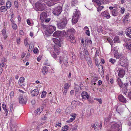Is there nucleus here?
I'll return each mask as SVG.
<instances>
[{
    "label": "nucleus",
    "instance_id": "f257e3e1",
    "mask_svg": "<svg viewBox=\"0 0 131 131\" xmlns=\"http://www.w3.org/2000/svg\"><path fill=\"white\" fill-rule=\"evenodd\" d=\"M75 32V30L73 29H69L66 32V38L67 40L70 41L72 43H74L76 42L74 35Z\"/></svg>",
    "mask_w": 131,
    "mask_h": 131
},
{
    "label": "nucleus",
    "instance_id": "f03ea898",
    "mask_svg": "<svg viewBox=\"0 0 131 131\" xmlns=\"http://www.w3.org/2000/svg\"><path fill=\"white\" fill-rule=\"evenodd\" d=\"M46 6L41 1L37 2L35 4V7L37 10L41 11L45 8Z\"/></svg>",
    "mask_w": 131,
    "mask_h": 131
},
{
    "label": "nucleus",
    "instance_id": "7ed1b4c3",
    "mask_svg": "<svg viewBox=\"0 0 131 131\" xmlns=\"http://www.w3.org/2000/svg\"><path fill=\"white\" fill-rule=\"evenodd\" d=\"M56 29V27L50 25L48 27L46 30L45 31V34L47 36H50Z\"/></svg>",
    "mask_w": 131,
    "mask_h": 131
},
{
    "label": "nucleus",
    "instance_id": "20e7f679",
    "mask_svg": "<svg viewBox=\"0 0 131 131\" xmlns=\"http://www.w3.org/2000/svg\"><path fill=\"white\" fill-rule=\"evenodd\" d=\"M59 62L62 65L63 64L66 67L68 65V58L67 57H60L59 58Z\"/></svg>",
    "mask_w": 131,
    "mask_h": 131
},
{
    "label": "nucleus",
    "instance_id": "39448f33",
    "mask_svg": "<svg viewBox=\"0 0 131 131\" xmlns=\"http://www.w3.org/2000/svg\"><path fill=\"white\" fill-rule=\"evenodd\" d=\"M62 8L60 6L56 7L52 10V13L55 15L58 16L60 15L62 11Z\"/></svg>",
    "mask_w": 131,
    "mask_h": 131
},
{
    "label": "nucleus",
    "instance_id": "423d86ee",
    "mask_svg": "<svg viewBox=\"0 0 131 131\" xmlns=\"http://www.w3.org/2000/svg\"><path fill=\"white\" fill-rule=\"evenodd\" d=\"M75 13L72 17V21L73 24H75L77 22L78 18L80 14V12L77 11V9H75Z\"/></svg>",
    "mask_w": 131,
    "mask_h": 131
},
{
    "label": "nucleus",
    "instance_id": "0eeeda50",
    "mask_svg": "<svg viewBox=\"0 0 131 131\" xmlns=\"http://www.w3.org/2000/svg\"><path fill=\"white\" fill-rule=\"evenodd\" d=\"M67 23V20L66 19H63L58 23L57 24L58 28L61 29H62L65 27Z\"/></svg>",
    "mask_w": 131,
    "mask_h": 131
},
{
    "label": "nucleus",
    "instance_id": "6e6552de",
    "mask_svg": "<svg viewBox=\"0 0 131 131\" xmlns=\"http://www.w3.org/2000/svg\"><path fill=\"white\" fill-rule=\"evenodd\" d=\"M118 77L122 78L123 77L125 73V71L123 68H119L117 71Z\"/></svg>",
    "mask_w": 131,
    "mask_h": 131
},
{
    "label": "nucleus",
    "instance_id": "1a4fd4ad",
    "mask_svg": "<svg viewBox=\"0 0 131 131\" xmlns=\"http://www.w3.org/2000/svg\"><path fill=\"white\" fill-rule=\"evenodd\" d=\"M92 127H93L96 130L101 129L102 127V123H99L98 122H96Z\"/></svg>",
    "mask_w": 131,
    "mask_h": 131
},
{
    "label": "nucleus",
    "instance_id": "9d476101",
    "mask_svg": "<svg viewBox=\"0 0 131 131\" xmlns=\"http://www.w3.org/2000/svg\"><path fill=\"white\" fill-rule=\"evenodd\" d=\"M19 103L23 105L26 104L27 102V101L24 100L23 96L22 94H21L19 96Z\"/></svg>",
    "mask_w": 131,
    "mask_h": 131
},
{
    "label": "nucleus",
    "instance_id": "9b49d317",
    "mask_svg": "<svg viewBox=\"0 0 131 131\" xmlns=\"http://www.w3.org/2000/svg\"><path fill=\"white\" fill-rule=\"evenodd\" d=\"M118 98L120 102L124 103H126V100L122 94L119 95L118 96Z\"/></svg>",
    "mask_w": 131,
    "mask_h": 131
},
{
    "label": "nucleus",
    "instance_id": "f8f14e48",
    "mask_svg": "<svg viewBox=\"0 0 131 131\" xmlns=\"http://www.w3.org/2000/svg\"><path fill=\"white\" fill-rule=\"evenodd\" d=\"M110 13L112 14V15L114 17L117 16L119 14L118 9L117 8L111 10L110 11Z\"/></svg>",
    "mask_w": 131,
    "mask_h": 131
},
{
    "label": "nucleus",
    "instance_id": "ddd939ff",
    "mask_svg": "<svg viewBox=\"0 0 131 131\" xmlns=\"http://www.w3.org/2000/svg\"><path fill=\"white\" fill-rule=\"evenodd\" d=\"M87 64L89 67L92 68L93 67V64L91 58L90 57H87L85 58Z\"/></svg>",
    "mask_w": 131,
    "mask_h": 131
},
{
    "label": "nucleus",
    "instance_id": "4468645a",
    "mask_svg": "<svg viewBox=\"0 0 131 131\" xmlns=\"http://www.w3.org/2000/svg\"><path fill=\"white\" fill-rule=\"evenodd\" d=\"M81 95L83 99H88L89 97L88 93L85 91H83L82 92Z\"/></svg>",
    "mask_w": 131,
    "mask_h": 131
},
{
    "label": "nucleus",
    "instance_id": "2eb2a0df",
    "mask_svg": "<svg viewBox=\"0 0 131 131\" xmlns=\"http://www.w3.org/2000/svg\"><path fill=\"white\" fill-rule=\"evenodd\" d=\"M125 32L128 37L131 38V27L127 28L125 30Z\"/></svg>",
    "mask_w": 131,
    "mask_h": 131
},
{
    "label": "nucleus",
    "instance_id": "dca6fc26",
    "mask_svg": "<svg viewBox=\"0 0 131 131\" xmlns=\"http://www.w3.org/2000/svg\"><path fill=\"white\" fill-rule=\"evenodd\" d=\"M2 35L3 36V38L4 40H6L8 38V34L6 32V30L5 29H3L2 31Z\"/></svg>",
    "mask_w": 131,
    "mask_h": 131
},
{
    "label": "nucleus",
    "instance_id": "f3484780",
    "mask_svg": "<svg viewBox=\"0 0 131 131\" xmlns=\"http://www.w3.org/2000/svg\"><path fill=\"white\" fill-rule=\"evenodd\" d=\"M49 67H47L44 66L42 67L41 69L42 73L44 75L47 74L48 71Z\"/></svg>",
    "mask_w": 131,
    "mask_h": 131
},
{
    "label": "nucleus",
    "instance_id": "a211bd4d",
    "mask_svg": "<svg viewBox=\"0 0 131 131\" xmlns=\"http://www.w3.org/2000/svg\"><path fill=\"white\" fill-rule=\"evenodd\" d=\"M40 19L41 21H44L47 16L46 13L44 12L42 13L40 15Z\"/></svg>",
    "mask_w": 131,
    "mask_h": 131
},
{
    "label": "nucleus",
    "instance_id": "6ab92c4d",
    "mask_svg": "<svg viewBox=\"0 0 131 131\" xmlns=\"http://www.w3.org/2000/svg\"><path fill=\"white\" fill-rule=\"evenodd\" d=\"M25 80V78L23 77H20L18 83L19 85L20 86H24V85L23 84V83L24 82Z\"/></svg>",
    "mask_w": 131,
    "mask_h": 131
},
{
    "label": "nucleus",
    "instance_id": "aec40b11",
    "mask_svg": "<svg viewBox=\"0 0 131 131\" xmlns=\"http://www.w3.org/2000/svg\"><path fill=\"white\" fill-rule=\"evenodd\" d=\"M101 15L105 17L106 19H109L111 17L109 13L106 11H105L101 13Z\"/></svg>",
    "mask_w": 131,
    "mask_h": 131
},
{
    "label": "nucleus",
    "instance_id": "412c9836",
    "mask_svg": "<svg viewBox=\"0 0 131 131\" xmlns=\"http://www.w3.org/2000/svg\"><path fill=\"white\" fill-rule=\"evenodd\" d=\"M39 93L38 90L37 89H35L31 91V94L32 96H34L37 95Z\"/></svg>",
    "mask_w": 131,
    "mask_h": 131
},
{
    "label": "nucleus",
    "instance_id": "4be33fe9",
    "mask_svg": "<svg viewBox=\"0 0 131 131\" xmlns=\"http://www.w3.org/2000/svg\"><path fill=\"white\" fill-rule=\"evenodd\" d=\"M125 47L127 49L131 52V42H127L126 44Z\"/></svg>",
    "mask_w": 131,
    "mask_h": 131
},
{
    "label": "nucleus",
    "instance_id": "5701e85b",
    "mask_svg": "<svg viewBox=\"0 0 131 131\" xmlns=\"http://www.w3.org/2000/svg\"><path fill=\"white\" fill-rule=\"evenodd\" d=\"M77 102L75 101H73L71 103V107L73 109L75 108L77 106Z\"/></svg>",
    "mask_w": 131,
    "mask_h": 131
},
{
    "label": "nucleus",
    "instance_id": "b1692460",
    "mask_svg": "<svg viewBox=\"0 0 131 131\" xmlns=\"http://www.w3.org/2000/svg\"><path fill=\"white\" fill-rule=\"evenodd\" d=\"M119 77L117 78V82L119 86L121 88H122L123 86V83Z\"/></svg>",
    "mask_w": 131,
    "mask_h": 131
},
{
    "label": "nucleus",
    "instance_id": "393cba45",
    "mask_svg": "<svg viewBox=\"0 0 131 131\" xmlns=\"http://www.w3.org/2000/svg\"><path fill=\"white\" fill-rule=\"evenodd\" d=\"M119 124L118 123H115L112 124L111 127L112 131H114Z\"/></svg>",
    "mask_w": 131,
    "mask_h": 131
},
{
    "label": "nucleus",
    "instance_id": "a878e982",
    "mask_svg": "<svg viewBox=\"0 0 131 131\" xmlns=\"http://www.w3.org/2000/svg\"><path fill=\"white\" fill-rule=\"evenodd\" d=\"M61 47V44H58V46H55L54 47V50L56 52L57 54H59V47Z\"/></svg>",
    "mask_w": 131,
    "mask_h": 131
},
{
    "label": "nucleus",
    "instance_id": "bb28decb",
    "mask_svg": "<svg viewBox=\"0 0 131 131\" xmlns=\"http://www.w3.org/2000/svg\"><path fill=\"white\" fill-rule=\"evenodd\" d=\"M43 108H39L37 109L35 111V113L36 114H39L40 113L42 112L43 111Z\"/></svg>",
    "mask_w": 131,
    "mask_h": 131
},
{
    "label": "nucleus",
    "instance_id": "cd10ccee",
    "mask_svg": "<svg viewBox=\"0 0 131 131\" xmlns=\"http://www.w3.org/2000/svg\"><path fill=\"white\" fill-rule=\"evenodd\" d=\"M8 9L5 6H2L0 8V10L2 12H6Z\"/></svg>",
    "mask_w": 131,
    "mask_h": 131
},
{
    "label": "nucleus",
    "instance_id": "c85d7f7f",
    "mask_svg": "<svg viewBox=\"0 0 131 131\" xmlns=\"http://www.w3.org/2000/svg\"><path fill=\"white\" fill-rule=\"evenodd\" d=\"M78 0H72L71 3V6H75V5L78 4Z\"/></svg>",
    "mask_w": 131,
    "mask_h": 131
},
{
    "label": "nucleus",
    "instance_id": "c756f323",
    "mask_svg": "<svg viewBox=\"0 0 131 131\" xmlns=\"http://www.w3.org/2000/svg\"><path fill=\"white\" fill-rule=\"evenodd\" d=\"M61 31H55L53 35V36L56 37H58L59 36Z\"/></svg>",
    "mask_w": 131,
    "mask_h": 131
},
{
    "label": "nucleus",
    "instance_id": "7c9ffc66",
    "mask_svg": "<svg viewBox=\"0 0 131 131\" xmlns=\"http://www.w3.org/2000/svg\"><path fill=\"white\" fill-rule=\"evenodd\" d=\"M52 40L53 42L56 44V45L55 46H58V44H60L59 43V41L58 39L53 38Z\"/></svg>",
    "mask_w": 131,
    "mask_h": 131
},
{
    "label": "nucleus",
    "instance_id": "2f4dec72",
    "mask_svg": "<svg viewBox=\"0 0 131 131\" xmlns=\"http://www.w3.org/2000/svg\"><path fill=\"white\" fill-rule=\"evenodd\" d=\"M129 14V13H127L125 16L124 17L123 20L124 22H125V21H128V18Z\"/></svg>",
    "mask_w": 131,
    "mask_h": 131
},
{
    "label": "nucleus",
    "instance_id": "473e14b6",
    "mask_svg": "<svg viewBox=\"0 0 131 131\" xmlns=\"http://www.w3.org/2000/svg\"><path fill=\"white\" fill-rule=\"evenodd\" d=\"M45 123V122H44L42 123H41L39 124L37 126V128L38 129L40 128H42L43 127V125Z\"/></svg>",
    "mask_w": 131,
    "mask_h": 131
},
{
    "label": "nucleus",
    "instance_id": "72a5a7b5",
    "mask_svg": "<svg viewBox=\"0 0 131 131\" xmlns=\"http://www.w3.org/2000/svg\"><path fill=\"white\" fill-rule=\"evenodd\" d=\"M11 6V4L9 0L7 1L6 3V7L8 8H9Z\"/></svg>",
    "mask_w": 131,
    "mask_h": 131
},
{
    "label": "nucleus",
    "instance_id": "f704fd0d",
    "mask_svg": "<svg viewBox=\"0 0 131 131\" xmlns=\"http://www.w3.org/2000/svg\"><path fill=\"white\" fill-rule=\"evenodd\" d=\"M45 2L46 3L47 5L48 6H52L53 5H54L55 4H56V3H52V2L51 3L50 1H47L46 2V1H45Z\"/></svg>",
    "mask_w": 131,
    "mask_h": 131
},
{
    "label": "nucleus",
    "instance_id": "c9c22d12",
    "mask_svg": "<svg viewBox=\"0 0 131 131\" xmlns=\"http://www.w3.org/2000/svg\"><path fill=\"white\" fill-rule=\"evenodd\" d=\"M122 55L121 53H117L114 54V57L116 59H119L121 57Z\"/></svg>",
    "mask_w": 131,
    "mask_h": 131
},
{
    "label": "nucleus",
    "instance_id": "e433bc0d",
    "mask_svg": "<svg viewBox=\"0 0 131 131\" xmlns=\"http://www.w3.org/2000/svg\"><path fill=\"white\" fill-rule=\"evenodd\" d=\"M122 129L121 125L119 124L118 125V126L116 128L114 131H121Z\"/></svg>",
    "mask_w": 131,
    "mask_h": 131
},
{
    "label": "nucleus",
    "instance_id": "4c0bfd02",
    "mask_svg": "<svg viewBox=\"0 0 131 131\" xmlns=\"http://www.w3.org/2000/svg\"><path fill=\"white\" fill-rule=\"evenodd\" d=\"M17 127L16 126L13 125L10 128L11 131H16L17 129Z\"/></svg>",
    "mask_w": 131,
    "mask_h": 131
},
{
    "label": "nucleus",
    "instance_id": "58836bf2",
    "mask_svg": "<svg viewBox=\"0 0 131 131\" xmlns=\"http://www.w3.org/2000/svg\"><path fill=\"white\" fill-rule=\"evenodd\" d=\"M70 87V85L68 83H65L64 84V89H66L68 90L69 89Z\"/></svg>",
    "mask_w": 131,
    "mask_h": 131
},
{
    "label": "nucleus",
    "instance_id": "ea45409f",
    "mask_svg": "<svg viewBox=\"0 0 131 131\" xmlns=\"http://www.w3.org/2000/svg\"><path fill=\"white\" fill-rule=\"evenodd\" d=\"M34 47V46L33 44L30 43L29 46L28 51L30 52L32 51V49H33Z\"/></svg>",
    "mask_w": 131,
    "mask_h": 131
},
{
    "label": "nucleus",
    "instance_id": "a19ab883",
    "mask_svg": "<svg viewBox=\"0 0 131 131\" xmlns=\"http://www.w3.org/2000/svg\"><path fill=\"white\" fill-rule=\"evenodd\" d=\"M107 40L108 42L111 45V47H112L113 45V42L112 39L110 38H107Z\"/></svg>",
    "mask_w": 131,
    "mask_h": 131
},
{
    "label": "nucleus",
    "instance_id": "79ce46f5",
    "mask_svg": "<svg viewBox=\"0 0 131 131\" xmlns=\"http://www.w3.org/2000/svg\"><path fill=\"white\" fill-rule=\"evenodd\" d=\"M114 42L115 43H119V41L118 36H116L114 39Z\"/></svg>",
    "mask_w": 131,
    "mask_h": 131
},
{
    "label": "nucleus",
    "instance_id": "37998d69",
    "mask_svg": "<svg viewBox=\"0 0 131 131\" xmlns=\"http://www.w3.org/2000/svg\"><path fill=\"white\" fill-rule=\"evenodd\" d=\"M109 61V62L112 64H114L116 61L115 59L113 58L110 59Z\"/></svg>",
    "mask_w": 131,
    "mask_h": 131
},
{
    "label": "nucleus",
    "instance_id": "c03bdc74",
    "mask_svg": "<svg viewBox=\"0 0 131 131\" xmlns=\"http://www.w3.org/2000/svg\"><path fill=\"white\" fill-rule=\"evenodd\" d=\"M11 25L13 29L16 30L17 29V25L15 23H11Z\"/></svg>",
    "mask_w": 131,
    "mask_h": 131
},
{
    "label": "nucleus",
    "instance_id": "a18cd8bd",
    "mask_svg": "<svg viewBox=\"0 0 131 131\" xmlns=\"http://www.w3.org/2000/svg\"><path fill=\"white\" fill-rule=\"evenodd\" d=\"M61 124L60 121H59L57 122L56 124L55 125V127H57L58 126L59 127H61Z\"/></svg>",
    "mask_w": 131,
    "mask_h": 131
},
{
    "label": "nucleus",
    "instance_id": "49530a36",
    "mask_svg": "<svg viewBox=\"0 0 131 131\" xmlns=\"http://www.w3.org/2000/svg\"><path fill=\"white\" fill-rule=\"evenodd\" d=\"M24 42L25 46L27 47L29 45V43L28 42L27 39H24Z\"/></svg>",
    "mask_w": 131,
    "mask_h": 131
},
{
    "label": "nucleus",
    "instance_id": "de8ad7c7",
    "mask_svg": "<svg viewBox=\"0 0 131 131\" xmlns=\"http://www.w3.org/2000/svg\"><path fill=\"white\" fill-rule=\"evenodd\" d=\"M120 65L122 66L123 67L124 66V65L123 64V62H122L121 60H120L118 61V64L116 65V66H118Z\"/></svg>",
    "mask_w": 131,
    "mask_h": 131
},
{
    "label": "nucleus",
    "instance_id": "09e8293b",
    "mask_svg": "<svg viewBox=\"0 0 131 131\" xmlns=\"http://www.w3.org/2000/svg\"><path fill=\"white\" fill-rule=\"evenodd\" d=\"M68 126L67 125L64 126L62 129V131H66L68 129Z\"/></svg>",
    "mask_w": 131,
    "mask_h": 131
},
{
    "label": "nucleus",
    "instance_id": "8fccbe9b",
    "mask_svg": "<svg viewBox=\"0 0 131 131\" xmlns=\"http://www.w3.org/2000/svg\"><path fill=\"white\" fill-rule=\"evenodd\" d=\"M94 100L98 102L100 104H102V100L101 98L98 99L97 98H94Z\"/></svg>",
    "mask_w": 131,
    "mask_h": 131
},
{
    "label": "nucleus",
    "instance_id": "3c124183",
    "mask_svg": "<svg viewBox=\"0 0 131 131\" xmlns=\"http://www.w3.org/2000/svg\"><path fill=\"white\" fill-rule=\"evenodd\" d=\"M94 60L95 61V65L96 66L99 65V61L98 59H97L95 58H94Z\"/></svg>",
    "mask_w": 131,
    "mask_h": 131
},
{
    "label": "nucleus",
    "instance_id": "603ef678",
    "mask_svg": "<svg viewBox=\"0 0 131 131\" xmlns=\"http://www.w3.org/2000/svg\"><path fill=\"white\" fill-rule=\"evenodd\" d=\"M109 119L108 118H105L104 121V124L105 125H106L107 123L109 122Z\"/></svg>",
    "mask_w": 131,
    "mask_h": 131
},
{
    "label": "nucleus",
    "instance_id": "864d4df0",
    "mask_svg": "<svg viewBox=\"0 0 131 131\" xmlns=\"http://www.w3.org/2000/svg\"><path fill=\"white\" fill-rule=\"evenodd\" d=\"M46 92L45 91H44L41 94V98H43L45 97V96L46 95Z\"/></svg>",
    "mask_w": 131,
    "mask_h": 131
},
{
    "label": "nucleus",
    "instance_id": "5fc2aeb1",
    "mask_svg": "<svg viewBox=\"0 0 131 131\" xmlns=\"http://www.w3.org/2000/svg\"><path fill=\"white\" fill-rule=\"evenodd\" d=\"M75 87L74 88V89L76 92H78L79 91V86L78 85H75Z\"/></svg>",
    "mask_w": 131,
    "mask_h": 131
},
{
    "label": "nucleus",
    "instance_id": "6e6d98bb",
    "mask_svg": "<svg viewBox=\"0 0 131 131\" xmlns=\"http://www.w3.org/2000/svg\"><path fill=\"white\" fill-rule=\"evenodd\" d=\"M125 11V9L124 7H122L121 8V10L120 12L122 14H123L124 13Z\"/></svg>",
    "mask_w": 131,
    "mask_h": 131
},
{
    "label": "nucleus",
    "instance_id": "4d7b16f0",
    "mask_svg": "<svg viewBox=\"0 0 131 131\" xmlns=\"http://www.w3.org/2000/svg\"><path fill=\"white\" fill-rule=\"evenodd\" d=\"M52 57L55 59L56 60L57 58V55L54 52L52 54Z\"/></svg>",
    "mask_w": 131,
    "mask_h": 131
},
{
    "label": "nucleus",
    "instance_id": "13d9d810",
    "mask_svg": "<svg viewBox=\"0 0 131 131\" xmlns=\"http://www.w3.org/2000/svg\"><path fill=\"white\" fill-rule=\"evenodd\" d=\"M93 2H95L96 3H97V5H98V6H100L101 5V3L98 0H93Z\"/></svg>",
    "mask_w": 131,
    "mask_h": 131
},
{
    "label": "nucleus",
    "instance_id": "bf43d9fd",
    "mask_svg": "<svg viewBox=\"0 0 131 131\" xmlns=\"http://www.w3.org/2000/svg\"><path fill=\"white\" fill-rule=\"evenodd\" d=\"M84 55L83 53H83L82 52H81L80 53V58L81 59V60H82V59H83L84 57Z\"/></svg>",
    "mask_w": 131,
    "mask_h": 131
},
{
    "label": "nucleus",
    "instance_id": "052dcab7",
    "mask_svg": "<svg viewBox=\"0 0 131 131\" xmlns=\"http://www.w3.org/2000/svg\"><path fill=\"white\" fill-rule=\"evenodd\" d=\"M38 51V49L36 47L33 50L34 53L35 54L37 53Z\"/></svg>",
    "mask_w": 131,
    "mask_h": 131
},
{
    "label": "nucleus",
    "instance_id": "680f3d73",
    "mask_svg": "<svg viewBox=\"0 0 131 131\" xmlns=\"http://www.w3.org/2000/svg\"><path fill=\"white\" fill-rule=\"evenodd\" d=\"M112 51H113L114 54L118 53V51L116 49L115 47H114Z\"/></svg>",
    "mask_w": 131,
    "mask_h": 131
},
{
    "label": "nucleus",
    "instance_id": "e2e57ef3",
    "mask_svg": "<svg viewBox=\"0 0 131 131\" xmlns=\"http://www.w3.org/2000/svg\"><path fill=\"white\" fill-rule=\"evenodd\" d=\"M104 7L103 6H101L97 8V11L99 12L101 11L104 8Z\"/></svg>",
    "mask_w": 131,
    "mask_h": 131
},
{
    "label": "nucleus",
    "instance_id": "0e129e2a",
    "mask_svg": "<svg viewBox=\"0 0 131 131\" xmlns=\"http://www.w3.org/2000/svg\"><path fill=\"white\" fill-rule=\"evenodd\" d=\"M14 4L16 7L17 8L18 7V3L17 1H15L14 2Z\"/></svg>",
    "mask_w": 131,
    "mask_h": 131
},
{
    "label": "nucleus",
    "instance_id": "69168bd1",
    "mask_svg": "<svg viewBox=\"0 0 131 131\" xmlns=\"http://www.w3.org/2000/svg\"><path fill=\"white\" fill-rule=\"evenodd\" d=\"M20 35L21 36H23L24 35V32L23 30H20L19 31Z\"/></svg>",
    "mask_w": 131,
    "mask_h": 131
},
{
    "label": "nucleus",
    "instance_id": "338daca9",
    "mask_svg": "<svg viewBox=\"0 0 131 131\" xmlns=\"http://www.w3.org/2000/svg\"><path fill=\"white\" fill-rule=\"evenodd\" d=\"M70 116L73 117V118H75L77 116V114L75 113H72L70 114Z\"/></svg>",
    "mask_w": 131,
    "mask_h": 131
},
{
    "label": "nucleus",
    "instance_id": "774afa93",
    "mask_svg": "<svg viewBox=\"0 0 131 131\" xmlns=\"http://www.w3.org/2000/svg\"><path fill=\"white\" fill-rule=\"evenodd\" d=\"M5 3V0H0V5H3Z\"/></svg>",
    "mask_w": 131,
    "mask_h": 131
}]
</instances>
